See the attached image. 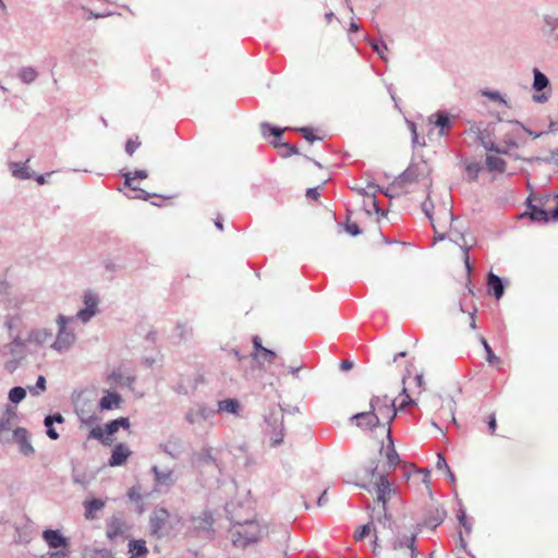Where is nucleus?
Here are the masks:
<instances>
[{"label": "nucleus", "instance_id": "obj_20", "mask_svg": "<svg viewBox=\"0 0 558 558\" xmlns=\"http://www.w3.org/2000/svg\"><path fill=\"white\" fill-rule=\"evenodd\" d=\"M429 515L424 519L423 525L430 529H436L445 519V511L439 509L438 507H430L428 510Z\"/></svg>", "mask_w": 558, "mask_h": 558}, {"label": "nucleus", "instance_id": "obj_35", "mask_svg": "<svg viewBox=\"0 0 558 558\" xmlns=\"http://www.w3.org/2000/svg\"><path fill=\"white\" fill-rule=\"evenodd\" d=\"M26 396V391L22 387H14L9 392V399L13 403L21 402Z\"/></svg>", "mask_w": 558, "mask_h": 558}, {"label": "nucleus", "instance_id": "obj_51", "mask_svg": "<svg viewBox=\"0 0 558 558\" xmlns=\"http://www.w3.org/2000/svg\"><path fill=\"white\" fill-rule=\"evenodd\" d=\"M253 345H254V351L253 352H258L260 351L262 349H265L263 345H262V340L259 337H254L253 338Z\"/></svg>", "mask_w": 558, "mask_h": 558}, {"label": "nucleus", "instance_id": "obj_57", "mask_svg": "<svg viewBox=\"0 0 558 558\" xmlns=\"http://www.w3.org/2000/svg\"><path fill=\"white\" fill-rule=\"evenodd\" d=\"M534 99L538 102H544V101H547L548 95L546 93H544L542 95H536V96H534Z\"/></svg>", "mask_w": 558, "mask_h": 558}, {"label": "nucleus", "instance_id": "obj_17", "mask_svg": "<svg viewBox=\"0 0 558 558\" xmlns=\"http://www.w3.org/2000/svg\"><path fill=\"white\" fill-rule=\"evenodd\" d=\"M43 538L50 548H60L68 546V539L57 530H45Z\"/></svg>", "mask_w": 558, "mask_h": 558}, {"label": "nucleus", "instance_id": "obj_23", "mask_svg": "<svg viewBox=\"0 0 558 558\" xmlns=\"http://www.w3.org/2000/svg\"><path fill=\"white\" fill-rule=\"evenodd\" d=\"M121 402L122 398L119 393L107 391L99 401V408L100 410H111L113 408H120Z\"/></svg>", "mask_w": 558, "mask_h": 558}, {"label": "nucleus", "instance_id": "obj_40", "mask_svg": "<svg viewBox=\"0 0 558 558\" xmlns=\"http://www.w3.org/2000/svg\"><path fill=\"white\" fill-rule=\"evenodd\" d=\"M298 131L302 134L303 138L310 143L318 140V137L314 134V130L311 128H300Z\"/></svg>", "mask_w": 558, "mask_h": 558}, {"label": "nucleus", "instance_id": "obj_9", "mask_svg": "<svg viewBox=\"0 0 558 558\" xmlns=\"http://www.w3.org/2000/svg\"><path fill=\"white\" fill-rule=\"evenodd\" d=\"M421 182L423 186L429 187L430 180L425 174V166L420 165H411L399 178L398 184L402 187H408V185Z\"/></svg>", "mask_w": 558, "mask_h": 558}, {"label": "nucleus", "instance_id": "obj_4", "mask_svg": "<svg viewBox=\"0 0 558 558\" xmlns=\"http://www.w3.org/2000/svg\"><path fill=\"white\" fill-rule=\"evenodd\" d=\"M529 215L534 221L547 222L558 219V195L529 198Z\"/></svg>", "mask_w": 558, "mask_h": 558}, {"label": "nucleus", "instance_id": "obj_1", "mask_svg": "<svg viewBox=\"0 0 558 558\" xmlns=\"http://www.w3.org/2000/svg\"><path fill=\"white\" fill-rule=\"evenodd\" d=\"M396 414L397 408L390 398L387 396L374 397L369 402V410L354 414L351 417V422L363 429H373L376 426H383L386 430L390 428Z\"/></svg>", "mask_w": 558, "mask_h": 558}, {"label": "nucleus", "instance_id": "obj_36", "mask_svg": "<svg viewBox=\"0 0 558 558\" xmlns=\"http://www.w3.org/2000/svg\"><path fill=\"white\" fill-rule=\"evenodd\" d=\"M278 154L286 158V157H289V156H292V155H298L299 154V149L296 146L294 145H291L289 143H286V144H281L280 145V148H278Z\"/></svg>", "mask_w": 558, "mask_h": 558}, {"label": "nucleus", "instance_id": "obj_22", "mask_svg": "<svg viewBox=\"0 0 558 558\" xmlns=\"http://www.w3.org/2000/svg\"><path fill=\"white\" fill-rule=\"evenodd\" d=\"M428 122L430 124H434L435 126L440 128V134H445V130H448L451 128V119L450 117L445 112H436L428 117Z\"/></svg>", "mask_w": 558, "mask_h": 558}, {"label": "nucleus", "instance_id": "obj_38", "mask_svg": "<svg viewBox=\"0 0 558 558\" xmlns=\"http://www.w3.org/2000/svg\"><path fill=\"white\" fill-rule=\"evenodd\" d=\"M20 77L25 83H32L37 77V72L32 68H24L20 72Z\"/></svg>", "mask_w": 558, "mask_h": 558}, {"label": "nucleus", "instance_id": "obj_44", "mask_svg": "<svg viewBox=\"0 0 558 558\" xmlns=\"http://www.w3.org/2000/svg\"><path fill=\"white\" fill-rule=\"evenodd\" d=\"M63 421L64 418L61 414L49 415L45 418V426L49 427V425H52L53 422L62 423Z\"/></svg>", "mask_w": 558, "mask_h": 558}, {"label": "nucleus", "instance_id": "obj_13", "mask_svg": "<svg viewBox=\"0 0 558 558\" xmlns=\"http://www.w3.org/2000/svg\"><path fill=\"white\" fill-rule=\"evenodd\" d=\"M126 532L125 522L118 517H112L107 522L106 535L110 541H114L119 537H123Z\"/></svg>", "mask_w": 558, "mask_h": 558}, {"label": "nucleus", "instance_id": "obj_31", "mask_svg": "<svg viewBox=\"0 0 558 558\" xmlns=\"http://www.w3.org/2000/svg\"><path fill=\"white\" fill-rule=\"evenodd\" d=\"M51 338V333L45 329L35 330L29 333L28 341L35 343H45Z\"/></svg>", "mask_w": 558, "mask_h": 558}, {"label": "nucleus", "instance_id": "obj_27", "mask_svg": "<svg viewBox=\"0 0 558 558\" xmlns=\"http://www.w3.org/2000/svg\"><path fill=\"white\" fill-rule=\"evenodd\" d=\"M252 357L258 363H272L276 359V353L267 348L262 349L258 352H252Z\"/></svg>", "mask_w": 558, "mask_h": 558}, {"label": "nucleus", "instance_id": "obj_45", "mask_svg": "<svg viewBox=\"0 0 558 558\" xmlns=\"http://www.w3.org/2000/svg\"><path fill=\"white\" fill-rule=\"evenodd\" d=\"M198 417H205L204 415V411L203 410H199L197 411L196 413H189L186 415V420L191 423V424H195L197 421H198Z\"/></svg>", "mask_w": 558, "mask_h": 558}, {"label": "nucleus", "instance_id": "obj_28", "mask_svg": "<svg viewBox=\"0 0 558 558\" xmlns=\"http://www.w3.org/2000/svg\"><path fill=\"white\" fill-rule=\"evenodd\" d=\"M89 438L98 439L104 445H110L112 442L110 437L106 435L105 426H96L92 428V430L89 432Z\"/></svg>", "mask_w": 558, "mask_h": 558}, {"label": "nucleus", "instance_id": "obj_48", "mask_svg": "<svg viewBox=\"0 0 558 558\" xmlns=\"http://www.w3.org/2000/svg\"><path fill=\"white\" fill-rule=\"evenodd\" d=\"M306 196H307L308 198H312V199H314V201H317V199H318V197H319V192H318V190H317L316 187L308 189V190L306 191Z\"/></svg>", "mask_w": 558, "mask_h": 558}, {"label": "nucleus", "instance_id": "obj_59", "mask_svg": "<svg viewBox=\"0 0 558 558\" xmlns=\"http://www.w3.org/2000/svg\"><path fill=\"white\" fill-rule=\"evenodd\" d=\"M413 380L415 381V384H416V386H417L418 388H421V387H422V384H423V376H422V375H416V376L413 378Z\"/></svg>", "mask_w": 558, "mask_h": 558}, {"label": "nucleus", "instance_id": "obj_43", "mask_svg": "<svg viewBox=\"0 0 558 558\" xmlns=\"http://www.w3.org/2000/svg\"><path fill=\"white\" fill-rule=\"evenodd\" d=\"M140 146L141 142L138 140H129L125 144V150L129 155H133Z\"/></svg>", "mask_w": 558, "mask_h": 558}, {"label": "nucleus", "instance_id": "obj_19", "mask_svg": "<svg viewBox=\"0 0 558 558\" xmlns=\"http://www.w3.org/2000/svg\"><path fill=\"white\" fill-rule=\"evenodd\" d=\"M260 130H262V134L264 136H270L272 135L275 137V140L271 142L272 146L278 150V148H280V145L281 144H286V142L282 141V133L287 130L286 129H278V128H275V126H271L270 124L268 123H263L260 125Z\"/></svg>", "mask_w": 558, "mask_h": 558}, {"label": "nucleus", "instance_id": "obj_39", "mask_svg": "<svg viewBox=\"0 0 558 558\" xmlns=\"http://www.w3.org/2000/svg\"><path fill=\"white\" fill-rule=\"evenodd\" d=\"M45 390H46V378L43 375H40L37 379L36 386L29 387V391L33 395L38 396L40 392H43Z\"/></svg>", "mask_w": 558, "mask_h": 558}, {"label": "nucleus", "instance_id": "obj_3", "mask_svg": "<svg viewBox=\"0 0 558 558\" xmlns=\"http://www.w3.org/2000/svg\"><path fill=\"white\" fill-rule=\"evenodd\" d=\"M268 534V525L256 520L235 523L230 530L231 541L234 546L245 548L250 544L259 542Z\"/></svg>", "mask_w": 558, "mask_h": 558}, {"label": "nucleus", "instance_id": "obj_18", "mask_svg": "<svg viewBox=\"0 0 558 558\" xmlns=\"http://www.w3.org/2000/svg\"><path fill=\"white\" fill-rule=\"evenodd\" d=\"M84 506V517L86 520L96 519V513L102 510L106 506V501L102 499H87L83 502Z\"/></svg>", "mask_w": 558, "mask_h": 558}, {"label": "nucleus", "instance_id": "obj_2", "mask_svg": "<svg viewBox=\"0 0 558 558\" xmlns=\"http://www.w3.org/2000/svg\"><path fill=\"white\" fill-rule=\"evenodd\" d=\"M423 210L430 220L436 239L444 240L448 236L454 240L458 232L452 229L453 214L446 204L435 208L429 201H426L423 203Z\"/></svg>", "mask_w": 558, "mask_h": 558}, {"label": "nucleus", "instance_id": "obj_61", "mask_svg": "<svg viewBox=\"0 0 558 558\" xmlns=\"http://www.w3.org/2000/svg\"><path fill=\"white\" fill-rule=\"evenodd\" d=\"M134 178L131 177V174L125 175V184L132 187V181Z\"/></svg>", "mask_w": 558, "mask_h": 558}, {"label": "nucleus", "instance_id": "obj_55", "mask_svg": "<svg viewBox=\"0 0 558 558\" xmlns=\"http://www.w3.org/2000/svg\"><path fill=\"white\" fill-rule=\"evenodd\" d=\"M328 502V498H327V490H325L318 498L317 500V505L319 507H324L325 505H327Z\"/></svg>", "mask_w": 558, "mask_h": 558}, {"label": "nucleus", "instance_id": "obj_26", "mask_svg": "<svg viewBox=\"0 0 558 558\" xmlns=\"http://www.w3.org/2000/svg\"><path fill=\"white\" fill-rule=\"evenodd\" d=\"M363 196H364L363 206H364L365 210L368 214H372V213L379 214L380 208L378 207V203L375 198L374 192H372V193L364 192Z\"/></svg>", "mask_w": 558, "mask_h": 558}, {"label": "nucleus", "instance_id": "obj_30", "mask_svg": "<svg viewBox=\"0 0 558 558\" xmlns=\"http://www.w3.org/2000/svg\"><path fill=\"white\" fill-rule=\"evenodd\" d=\"M475 312L476 310L465 313L462 308L459 312V320H463L464 325H468L471 330L476 328Z\"/></svg>", "mask_w": 558, "mask_h": 558}, {"label": "nucleus", "instance_id": "obj_41", "mask_svg": "<svg viewBox=\"0 0 558 558\" xmlns=\"http://www.w3.org/2000/svg\"><path fill=\"white\" fill-rule=\"evenodd\" d=\"M481 170L482 167L478 162L470 163L466 167V172L472 179H476Z\"/></svg>", "mask_w": 558, "mask_h": 558}, {"label": "nucleus", "instance_id": "obj_53", "mask_svg": "<svg viewBox=\"0 0 558 558\" xmlns=\"http://www.w3.org/2000/svg\"><path fill=\"white\" fill-rule=\"evenodd\" d=\"M154 471L157 475L158 483H165L167 480H170V476H171L170 473L169 474H159L157 472V468H154Z\"/></svg>", "mask_w": 558, "mask_h": 558}, {"label": "nucleus", "instance_id": "obj_33", "mask_svg": "<svg viewBox=\"0 0 558 558\" xmlns=\"http://www.w3.org/2000/svg\"><path fill=\"white\" fill-rule=\"evenodd\" d=\"M12 174L17 179H29L31 173L25 165L21 163H12L11 166Z\"/></svg>", "mask_w": 558, "mask_h": 558}, {"label": "nucleus", "instance_id": "obj_29", "mask_svg": "<svg viewBox=\"0 0 558 558\" xmlns=\"http://www.w3.org/2000/svg\"><path fill=\"white\" fill-rule=\"evenodd\" d=\"M218 410L221 412L236 413L239 402L235 399H225L218 403Z\"/></svg>", "mask_w": 558, "mask_h": 558}, {"label": "nucleus", "instance_id": "obj_14", "mask_svg": "<svg viewBox=\"0 0 558 558\" xmlns=\"http://www.w3.org/2000/svg\"><path fill=\"white\" fill-rule=\"evenodd\" d=\"M132 451L125 444H118L114 446L111 457L109 459L110 466L123 465L130 458Z\"/></svg>", "mask_w": 558, "mask_h": 558}, {"label": "nucleus", "instance_id": "obj_54", "mask_svg": "<svg viewBox=\"0 0 558 558\" xmlns=\"http://www.w3.org/2000/svg\"><path fill=\"white\" fill-rule=\"evenodd\" d=\"M353 367V363L349 360H343L340 363V368L344 372L350 371Z\"/></svg>", "mask_w": 558, "mask_h": 558}, {"label": "nucleus", "instance_id": "obj_64", "mask_svg": "<svg viewBox=\"0 0 558 558\" xmlns=\"http://www.w3.org/2000/svg\"><path fill=\"white\" fill-rule=\"evenodd\" d=\"M300 369H301V366H298V367H291V368H290V373H291L293 376H295Z\"/></svg>", "mask_w": 558, "mask_h": 558}, {"label": "nucleus", "instance_id": "obj_15", "mask_svg": "<svg viewBox=\"0 0 558 558\" xmlns=\"http://www.w3.org/2000/svg\"><path fill=\"white\" fill-rule=\"evenodd\" d=\"M169 519V512L165 509L156 510L150 517V530L154 535L160 536Z\"/></svg>", "mask_w": 558, "mask_h": 558}, {"label": "nucleus", "instance_id": "obj_47", "mask_svg": "<svg viewBox=\"0 0 558 558\" xmlns=\"http://www.w3.org/2000/svg\"><path fill=\"white\" fill-rule=\"evenodd\" d=\"M402 392H403V399L401 400V402L399 404V410L404 409L405 405H408L409 403L412 402L410 396L407 393V388L405 387H403Z\"/></svg>", "mask_w": 558, "mask_h": 558}, {"label": "nucleus", "instance_id": "obj_37", "mask_svg": "<svg viewBox=\"0 0 558 558\" xmlns=\"http://www.w3.org/2000/svg\"><path fill=\"white\" fill-rule=\"evenodd\" d=\"M436 469L439 471H445L451 481L454 480L453 474L450 471V468L441 453L437 454Z\"/></svg>", "mask_w": 558, "mask_h": 558}, {"label": "nucleus", "instance_id": "obj_50", "mask_svg": "<svg viewBox=\"0 0 558 558\" xmlns=\"http://www.w3.org/2000/svg\"><path fill=\"white\" fill-rule=\"evenodd\" d=\"M253 345H254V351L253 352H258L260 351L262 349H265L263 345H262V340L259 337H254L253 338Z\"/></svg>", "mask_w": 558, "mask_h": 558}, {"label": "nucleus", "instance_id": "obj_56", "mask_svg": "<svg viewBox=\"0 0 558 558\" xmlns=\"http://www.w3.org/2000/svg\"><path fill=\"white\" fill-rule=\"evenodd\" d=\"M47 435H48L49 438H51L53 440L59 438V435L56 432V429L52 428V425H49V427H47Z\"/></svg>", "mask_w": 558, "mask_h": 558}, {"label": "nucleus", "instance_id": "obj_8", "mask_svg": "<svg viewBox=\"0 0 558 558\" xmlns=\"http://www.w3.org/2000/svg\"><path fill=\"white\" fill-rule=\"evenodd\" d=\"M387 444L383 445L379 453L385 458V461H378L380 468L379 471H386L389 474L395 471L396 466L400 462L398 452L395 449L393 440L391 438V429H386Z\"/></svg>", "mask_w": 558, "mask_h": 558}, {"label": "nucleus", "instance_id": "obj_21", "mask_svg": "<svg viewBox=\"0 0 558 558\" xmlns=\"http://www.w3.org/2000/svg\"><path fill=\"white\" fill-rule=\"evenodd\" d=\"M128 547L130 558H145L148 554V548L144 539L130 541Z\"/></svg>", "mask_w": 558, "mask_h": 558}, {"label": "nucleus", "instance_id": "obj_7", "mask_svg": "<svg viewBox=\"0 0 558 558\" xmlns=\"http://www.w3.org/2000/svg\"><path fill=\"white\" fill-rule=\"evenodd\" d=\"M482 145L489 151L486 156V168L489 172L502 173L506 170V162L499 154H507V149L500 148L498 145L490 141H485L480 137Z\"/></svg>", "mask_w": 558, "mask_h": 558}, {"label": "nucleus", "instance_id": "obj_10", "mask_svg": "<svg viewBox=\"0 0 558 558\" xmlns=\"http://www.w3.org/2000/svg\"><path fill=\"white\" fill-rule=\"evenodd\" d=\"M57 322L59 324V333L53 342V348L57 350L68 349L74 342L75 336L73 332L66 330V317L59 315Z\"/></svg>", "mask_w": 558, "mask_h": 558}, {"label": "nucleus", "instance_id": "obj_11", "mask_svg": "<svg viewBox=\"0 0 558 558\" xmlns=\"http://www.w3.org/2000/svg\"><path fill=\"white\" fill-rule=\"evenodd\" d=\"M416 536L412 534L404 542L399 541L393 544V549L398 551L396 558H415L417 556L416 548L414 546Z\"/></svg>", "mask_w": 558, "mask_h": 558}, {"label": "nucleus", "instance_id": "obj_52", "mask_svg": "<svg viewBox=\"0 0 558 558\" xmlns=\"http://www.w3.org/2000/svg\"><path fill=\"white\" fill-rule=\"evenodd\" d=\"M347 231L352 235H357L360 233V229L356 223L347 225Z\"/></svg>", "mask_w": 558, "mask_h": 558}, {"label": "nucleus", "instance_id": "obj_16", "mask_svg": "<svg viewBox=\"0 0 558 558\" xmlns=\"http://www.w3.org/2000/svg\"><path fill=\"white\" fill-rule=\"evenodd\" d=\"M13 437L15 442L19 444L20 450L25 456L32 454L34 452V448L28 440V433L23 427H17L13 430Z\"/></svg>", "mask_w": 558, "mask_h": 558}, {"label": "nucleus", "instance_id": "obj_42", "mask_svg": "<svg viewBox=\"0 0 558 558\" xmlns=\"http://www.w3.org/2000/svg\"><path fill=\"white\" fill-rule=\"evenodd\" d=\"M486 423H487V426H488L489 434L490 435H495L496 434V428H497L496 415L494 413H490L487 416Z\"/></svg>", "mask_w": 558, "mask_h": 558}, {"label": "nucleus", "instance_id": "obj_32", "mask_svg": "<svg viewBox=\"0 0 558 558\" xmlns=\"http://www.w3.org/2000/svg\"><path fill=\"white\" fill-rule=\"evenodd\" d=\"M548 84H549V81L546 77V75L543 74L539 70L534 69V82H533L534 89L543 90L544 88H546L548 86Z\"/></svg>", "mask_w": 558, "mask_h": 558}, {"label": "nucleus", "instance_id": "obj_63", "mask_svg": "<svg viewBox=\"0 0 558 558\" xmlns=\"http://www.w3.org/2000/svg\"><path fill=\"white\" fill-rule=\"evenodd\" d=\"M151 75L154 78H160V71L159 70H154L151 71Z\"/></svg>", "mask_w": 558, "mask_h": 558}, {"label": "nucleus", "instance_id": "obj_5", "mask_svg": "<svg viewBox=\"0 0 558 558\" xmlns=\"http://www.w3.org/2000/svg\"><path fill=\"white\" fill-rule=\"evenodd\" d=\"M391 522L390 519L385 514L384 520H378L377 522H369L367 524L359 526L354 533L353 538L355 542H361L367 536H373V554L378 555V549L380 548V542L383 536H386L385 531L390 530Z\"/></svg>", "mask_w": 558, "mask_h": 558}, {"label": "nucleus", "instance_id": "obj_46", "mask_svg": "<svg viewBox=\"0 0 558 558\" xmlns=\"http://www.w3.org/2000/svg\"><path fill=\"white\" fill-rule=\"evenodd\" d=\"M462 251H463V260H464V264H465V268H466L468 274H470L471 272V265H470V256H469V246L464 245L462 247Z\"/></svg>", "mask_w": 558, "mask_h": 558}, {"label": "nucleus", "instance_id": "obj_49", "mask_svg": "<svg viewBox=\"0 0 558 558\" xmlns=\"http://www.w3.org/2000/svg\"><path fill=\"white\" fill-rule=\"evenodd\" d=\"M418 472L423 475V478H422L423 483L428 485L429 482H430V472H429V470L424 469V470H420Z\"/></svg>", "mask_w": 558, "mask_h": 558}, {"label": "nucleus", "instance_id": "obj_34", "mask_svg": "<svg viewBox=\"0 0 558 558\" xmlns=\"http://www.w3.org/2000/svg\"><path fill=\"white\" fill-rule=\"evenodd\" d=\"M481 342L484 345V349L486 351V354H487L486 360H487V362L490 365H495V364L500 363V359L493 352V350H492L490 345L488 344V342L486 341V339L482 337Z\"/></svg>", "mask_w": 558, "mask_h": 558}, {"label": "nucleus", "instance_id": "obj_12", "mask_svg": "<svg viewBox=\"0 0 558 558\" xmlns=\"http://www.w3.org/2000/svg\"><path fill=\"white\" fill-rule=\"evenodd\" d=\"M85 307L77 313V317L86 323L97 312L98 298L93 292H86L84 295Z\"/></svg>", "mask_w": 558, "mask_h": 558}, {"label": "nucleus", "instance_id": "obj_58", "mask_svg": "<svg viewBox=\"0 0 558 558\" xmlns=\"http://www.w3.org/2000/svg\"><path fill=\"white\" fill-rule=\"evenodd\" d=\"M134 178L145 179L147 178V172L145 170H140L134 173Z\"/></svg>", "mask_w": 558, "mask_h": 558}, {"label": "nucleus", "instance_id": "obj_60", "mask_svg": "<svg viewBox=\"0 0 558 558\" xmlns=\"http://www.w3.org/2000/svg\"><path fill=\"white\" fill-rule=\"evenodd\" d=\"M373 47H374V49L378 52V54H379L383 59H385V60H386V57L384 56V52H383V50H381V48H380V45H379V44H374V45H373Z\"/></svg>", "mask_w": 558, "mask_h": 558}, {"label": "nucleus", "instance_id": "obj_62", "mask_svg": "<svg viewBox=\"0 0 558 558\" xmlns=\"http://www.w3.org/2000/svg\"><path fill=\"white\" fill-rule=\"evenodd\" d=\"M36 181L38 182V184H45L46 183V179L43 174L38 175L36 178Z\"/></svg>", "mask_w": 558, "mask_h": 558}, {"label": "nucleus", "instance_id": "obj_6", "mask_svg": "<svg viewBox=\"0 0 558 558\" xmlns=\"http://www.w3.org/2000/svg\"><path fill=\"white\" fill-rule=\"evenodd\" d=\"M379 463H376L372 468L371 472V481L374 484L377 501L383 504V511H386V504L390 499L395 489L392 484L389 482L388 476L389 473L386 471H379Z\"/></svg>", "mask_w": 558, "mask_h": 558}, {"label": "nucleus", "instance_id": "obj_24", "mask_svg": "<svg viewBox=\"0 0 558 558\" xmlns=\"http://www.w3.org/2000/svg\"><path fill=\"white\" fill-rule=\"evenodd\" d=\"M488 292L492 293L497 300H499L504 294V284L500 278L493 272L488 275L487 280Z\"/></svg>", "mask_w": 558, "mask_h": 558}, {"label": "nucleus", "instance_id": "obj_25", "mask_svg": "<svg viewBox=\"0 0 558 558\" xmlns=\"http://www.w3.org/2000/svg\"><path fill=\"white\" fill-rule=\"evenodd\" d=\"M122 427L124 429H128L130 427V421L128 417H119L117 420H113L105 425L106 435L112 436L116 434L119 428Z\"/></svg>", "mask_w": 558, "mask_h": 558}]
</instances>
